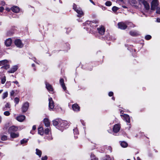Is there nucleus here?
Listing matches in <instances>:
<instances>
[{"label": "nucleus", "mask_w": 160, "mask_h": 160, "mask_svg": "<svg viewBox=\"0 0 160 160\" xmlns=\"http://www.w3.org/2000/svg\"><path fill=\"white\" fill-rule=\"evenodd\" d=\"M52 124L53 126H55L57 128L62 131L66 129V126L68 125L67 121L62 120L60 119H57L53 120Z\"/></svg>", "instance_id": "f257e3e1"}, {"label": "nucleus", "mask_w": 160, "mask_h": 160, "mask_svg": "<svg viewBox=\"0 0 160 160\" xmlns=\"http://www.w3.org/2000/svg\"><path fill=\"white\" fill-rule=\"evenodd\" d=\"M83 25L85 27L84 28L90 32V33H94L96 29V28L97 26L96 23L93 22L87 21L83 23Z\"/></svg>", "instance_id": "f03ea898"}, {"label": "nucleus", "mask_w": 160, "mask_h": 160, "mask_svg": "<svg viewBox=\"0 0 160 160\" xmlns=\"http://www.w3.org/2000/svg\"><path fill=\"white\" fill-rule=\"evenodd\" d=\"M73 9L78 13L77 16L79 17H82L84 15V13L82 9L79 7H78L76 5L73 3Z\"/></svg>", "instance_id": "7ed1b4c3"}, {"label": "nucleus", "mask_w": 160, "mask_h": 160, "mask_svg": "<svg viewBox=\"0 0 160 160\" xmlns=\"http://www.w3.org/2000/svg\"><path fill=\"white\" fill-rule=\"evenodd\" d=\"M140 5H143L146 10H148L150 9V5L149 3L145 0H140L138 1Z\"/></svg>", "instance_id": "20e7f679"}, {"label": "nucleus", "mask_w": 160, "mask_h": 160, "mask_svg": "<svg viewBox=\"0 0 160 160\" xmlns=\"http://www.w3.org/2000/svg\"><path fill=\"white\" fill-rule=\"evenodd\" d=\"M158 0H152L151 2V9L155 10L159 5Z\"/></svg>", "instance_id": "39448f33"}, {"label": "nucleus", "mask_w": 160, "mask_h": 160, "mask_svg": "<svg viewBox=\"0 0 160 160\" xmlns=\"http://www.w3.org/2000/svg\"><path fill=\"white\" fill-rule=\"evenodd\" d=\"M8 61L7 60H4L0 61V65H4L3 68L6 69H7L9 68V65H8Z\"/></svg>", "instance_id": "423d86ee"}, {"label": "nucleus", "mask_w": 160, "mask_h": 160, "mask_svg": "<svg viewBox=\"0 0 160 160\" xmlns=\"http://www.w3.org/2000/svg\"><path fill=\"white\" fill-rule=\"evenodd\" d=\"M29 106V103L28 102H25L22 105V112H26L28 109Z\"/></svg>", "instance_id": "0eeeda50"}, {"label": "nucleus", "mask_w": 160, "mask_h": 160, "mask_svg": "<svg viewBox=\"0 0 160 160\" xmlns=\"http://www.w3.org/2000/svg\"><path fill=\"white\" fill-rule=\"evenodd\" d=\"M15 45L19 48H22L23 45L22 42L21 40L19 39H17L15 41Z\"/></svg>", "instance_id": "6e6552de"}, {"label": "nucleus", "mask_w": 160, "mask_h": 160, "mask_svg": "<svg viewBox=\"0 0 160 160\" xmlns=\"http://www.w3.org/2000/svg\"><path fill=\"white\" fill-rule=\"evenodd\" d=\"M97 30L101 35L104 34L105 31L104 28L102 26H100L99 27L97 28Z\"/></svg>", "instance_id": "1a4fd4ad"}, {"label": "nucleus", "mask_w": 160, "mask_h": 160, "mask_svg": "<svg viewBox=\"0 0 160 160\" xmlns=\"http://www.w3.org/2000/svg\"><path fill=\"white\" fill-rule=\"evenodd\" d=\"M118 25V28L121 29H125L127 28L126 24L122 22H119Z\"/></svg>", "instance_id": "9d476101"}, {"label": "nucleus", "mask_w": 160, "mask_h": 160, "mask_svg": "<svg viewBox=\"0 0 160 160\" xmlns=\"http://www.w3.org/2000/svg\"><path fill=\"white\" fill-rule=\"evenodd\" d=\"M120 125L119 124H117L115 125L113 128V132L116 133L120 130Z\"/></svg>", "instance_id": "9b49d317"}, {"label": "nucleus", "mask_w": 160, "mask_h": 160, "mask_svg": "<svg viewBox=\"0 0 160 160\" xmlns=\"http://www.w3.org/2000/svg\"><path fill=\"white\" fill-rule=\"evenodd\" d=\"M18 128L17 127L15 126H12L10 127L8 129V132L10 133L12 132H14L17 131Z\"/></svg>", "instance_id": "f8f14e48"}, {"label": "nucleus", "mask_w": 160, "mask_h": 160, "mask_svg": "<svg viewBox=\"0 0 160 160\" xmlns=\"http://www.w3.org/2000/svg\"><path fill=\"white\" fill-rule=\"evenodd\" d=\"M60 84L63 90L64 91H65L66 90V87L65 86V85L64 82V80L62 78H61L60 80Z\"/></svg>", "instance_id": "ddd939ff"}, {"label": "nucleus", "mask_w": 160, "mask_h": 160, "mask_svg": "<svg viewBox=\"0 0 160 160\" xmlns=\"http://www.w3.org/2000/svg\"><path fill=\"white\" fill-rule=\"evenodd\" d=\"M121 116H123L124 119L128 123L130 122V118L129 115L126 114H124L123 115H121Z\"/></svg>", "instance_id": "4468645a"}, {"label": "nucleus", "mask_w": 160, "mask_h": 160, "mask_svg": "<svg viewBox=\"0 0 160 160\" xmlns=\"http://www.w3.org/2000/svg\"><path fill=\"white\" fill-rule=\"evenodd\" d=\"M25 118V116L24 115H20L17 117V120L19 122H22Z\"/></svg>", "instance_id": "2eb2a0df"}, {"label": "nucleus", "mask_w": 160, "mask_h": 160, "mask_svg": "<svg viewBox=\"0 0 160 160\" xmlns=\"http://www.w3.org/2000/svg\"><path fill=\"white\" fill-rule=\"evenodd\" d=\"M18 68L17 66H13L10 70L8 71V72L11 73H13L18 69Z\"/></svg>", "instance_id": "dca6fc26"}, {"label": "nucleus", "mask_w": 160, "mask_h": 160, "mask_svg": "<svg viewBox=\"0 0 160 160\" xmlns=\"http://www.w3.org/2000/svg\"><path fill=\"white\" fill-rule=\"evenodd\" d=\"M12 41L11 39L8 38L7 39L5 42V43L6 46L7 47L9 46L11 44Z\"/></svg>", "instance_id": "f3484780"}, {"label": "nucleus", "mask_w": 160, "mask_h": 160, "mask_svg": "<svg viewBox=\"0 0 160 160\" xmlns=\"http://www.w3.org/2000/svg\"><path fill=\"white\" fill-rule=\"evenodd\" d=\"M11 9L13 12L16 13L18 12L20 10L19 8L17 6H16L12 7Z\"/></svg>", "instance_id": "a211bd4d"}, {"label": "nucleus", "mask_w": 160, "mask_h": 160, "mask_svg": "<svg viewBox=\"0 0 160 160\" xmlns=\"http://www.w3.org/2000/svg\"><path fill=\"white\" fill-rule=\"evenodd\" d=\"M10 136L12 138H17L19 136V134L18 132L15 133L14 132H12L10 133Z\"/></svg>", "instance_id": "6ab92c4d"}, {"label": "nucleus", "mask_w": 160, "mask_h": 160, "mask_svg": "<svg viewBox=\"0 0 160 160\" xmlns=\"http://www.w3.org/2000/svg\"><path fill=\"white\" fill-rule=\"evenodd\" d=\"M72 108L73 110L78 111H79V107L77 104H75L72 105Z\"/></svg>", "instance_id": "aec40b11"}, {"label": "nucleus", "mask_w": 160, "mask_h": 160, "mask_svg": "<svg viewBox=\"0 0 160 160\" xmlns=\"http://www.w3.org/2000/svg\"><path fill=\"white\" fill-rule=\"evenodd\" d=\"M43 122L45 125L46 127H48L50 125V123L48 119L47 118H45L43 120Z\"/></svg>", "instance_id": "412c9836"}, {"label": "nucleus", "mask_w": 160, "mask_h": 160, "mask_svg": "<svg viewBox=\"0 0 160 160\" xmlns=\"http://www.w3.org/2000/svg\"><path fill=\"white\" fill-rule=\"evenodd\" d=\"M53 101H52V98H51V109H52L53 111L56 110L57 111L56 108H54L55 106Z\"/></svg>", "instance_id": "4be33fe9"}, {"label": "nucleus", "mask_w": 160, "mask_h": 160, "mask_svg": "<svg viewBox=\"0 0 160 160\" xmlns=\"http://www.w3.org/2000/svg\"><path fill=\"white\" fill-rule=\"evenodd\" d=\"M44 133L43 129L42 127H39L38 128V133L42 135Z\"/></svg>", "instance_id": "5701e85b"}, {"label": "nucleus", "mask_w": 160, "mask_h": 160, "mask_svg": "<svg viewBox=\"0 0 160 160\" xmlns=\"http://www.w3.org/2000/svg\"><path fill=\"white\" fill-rule=\"evenodd\" d=\"M36 154L38 155L39 158H40L42 154V152L38 148H37L36 149Z\"/></svg>", "instance_id": "b1692460"}, {"label": "nucleus", "mask_w": 160, "mask_h": 160, "mask_svg": "<svg viewBox=\"0 0 160 160\" xmlns=\"http://www.w3.org/2000/svg\"><path fill=\"white\" fill-rule=\"evenodd\" d=\"M130 34L132 36H135L138 35V33L136 31H131L129 32Z\"/></svg>", "instance_id": "393cba45"}, {"label": "nucleus", "mask_w": 160, "mask_h": 160, "mask_svg": "<svg viewBox=\"0 0 160 160\" xmlns=\"http://www.w3.org/2000/svg\"><path fill=\"white\" fill-rule=\"evenodd\" d=\"M120 144L121 146L123 148L127 147L128 145V143L124 141L121 142Z\"/></svg>", "instance_id": "a878e982"}, {"label": "nucleus", "mask_w": 160, "mask_h": 160, "mask_svg": "<svg viewBox=\"0 0 160 160\" xmlns=\"http://www.w3.org/2000/svg\"><path fill=\"white\" fill-rule=\"evenodd\" d=\"M91 160H98V158L95 157V156L92 153L90 154Z\"/></svg>", "instance_id": "bb28decb"}, {"label": "nucleus", "mask_w": 160, "mask_h": 160, "mask_svg": "<svg viewBox=\"0 0 160 160\" xmlns=\"http://www.w3.org/2000/svg\"><path fill=\"white\" fill-rule=\"evenodd\" d=\"M114 157H113L111 158L109 155H107L106 156V158L103 160H114Z\"/></svg>", "instance_id": "cd10ccee"}, {"label": "nucleus", "mask_w": 160, "mask_h": 160, "mask_svg": "<svg viewBox=\"0 0 160 160\" xmlns=\"http://www.w3.org/2000/svg\"><path fill=\"white\" fill-rule=\"evenodd\" d=\"M8 92H6L3 93L2 96V98L3 99H4L8 97Z\"/></svg>", "instance_id": "c85d7f7f"}, {"label": "nucleus", "mask_w": 160, "mask_h": 160, "mask_svg": "<svg viewBox=\"0 0 160 160\" xmlns=\"http://www.w3.org/2000/svg\"><path fill=\"white\" fill-rule=\"evenodd\" d=\"M119 8L117 7L114 6L112 8V10L113 11L115 12H116L119 9Z\"/></svg>", "instance_id": "c756f323"}, {"label": "nucleus", "mask_w": 160, "mask_h": 160, "mask_svg": "<svg viewBox=\"0 0 160 160\" xmlns=\"http://www.w3.org/2000/svg\"><path fill=\"white\" fill-rule=\"evenodd\" d=\"M46 88L48 89V90L49 92L50 91V86L49 84L47 82H46Z\"/></svg>", "instance_id": "7c9ffc66"}, {"label": "nucleus", "mask_w": 160, "mask_h": 160, "mask_svg": "<svg viewBox=\"0 0 160 160\" xmlns=\"http://www.w3.org/2000/svg\"><path fill=\"white\" fill-rule=\"evenodd\" d=\"M7 139V137L6 135H3L1 137V140L3 141H5Z\"/></svg>", "instance_id": "2f4dec72"}, {"label": "nucleus", "mask_w": 160, "mask_h": 160, "mask_svg": "<svg viewBox=\"0 0 160 160\" xmlns=\"http://www.w3.org/2000/svg\"><path fill=\"white\" fill-rule=\"evenodd\" d=\"M112 5V2L110 1H107L105 3V5L107 6H110Z\"/></svg>", "instance_id": "473e14b6"}, {"label": "nucleus", "mask_w": 160, "mask_h": 160, "mask_svg": "<svg viewBox=\"0 0 160 160\" xmlns=\"http://www.w3.org/2000/svg\"><path fill=\"white\" fill-rule=\"evenodd\" d=\"M151 38V36L150 35H147L145 37V39L147 40L150 39Z\"/></svg>", "instance_id": "72a5a7b5"}, {"label": "nucleus", "mask_w": 160, "mask_h": 160, "mask_svg": "<svg viewBox=\"0 0 160 160\" xmlns=\"http://www.w3.org/2000/svg\"><path fill=\"white\" fill-rule=\"evenodd\" d=\"M14 100L15 102L16 103V104H17L18 103V102H19V99L18 98H14Z\"/></svg>", "instance_id": "f704fd0d"}, {"label": "nucleus", "mask_w": 160, "mask_h": 160, "mask_svg": "<svg viewBox=\"0 0 160 160\" xmlns=\"http://www.w3.org/2000/svg\"><path fill=\"white\" fill-rule=\"evenodd\" d=\"M4 114L6 116H8L10 115V113L8 111H6L4 112Z\"/></svg>", "instance_id": "c9c22d12"}, {"label": "nucleus", "mask_w": 160, "mask_h": 160, "mask_svg": "<svg viewBox=\"0 0 160 160\" xmlns=\"http://www.w3.org/2000/svg\"><path fill=\"white\" fill-rule=\"evenodd\" d=\"M6 81V78L5 77H4L3 78H2L1 79V83L2 84H4L5 82Z\"/></svg>", "instance_id": "e433bc0d"}, {"label": "nucleus", "mask_w": 160, "mask_h": 160, "mask_svg": "<svg viewBox=\"0 0 160 160\" xmlns=\"http://www.w3.org/2000/svg\"><path fill=\"white\" fill-rule=\"evenodd\" d=\"M156 12L158 14H160V8L158 7H157L156 9Z\"/></svg>", "instance_id": "4c0bfd02"}, {"label": "nucleus", "mask_w": 160, "mask_h": 160, "mask_svg": "<svg viewBox=\"0 0 160 160\" xmlns=\"http://www.w3.org/2000/svg\"><path fill=\"white\" fill-rule=\"evenodd\" d=\"M27 142V140H25V139H23L21 141V144H23V143H25Z\"/></svg>", "instance_id": "58836bf2"}, {"label": "nucleus", "mask_w": 160, "mask_h": 160, "mask_svg": "<svg viewBox=\"0 0 160 160\" xmlns=\"http://www.w3.org/2000/svg\"><path fill=\"white\" fill-rule=\"evenodd\" d=\"M49 132V129L48 128H46L45 129L44 133L45 134H47Z\"/></svg>", "instance_id": "ea45409f"}, {"label": "nucleus", "mask_w": 160, "mask_h": 160, "mask_svg": "<svg viewBox=\"0 0 160 160\" xmlns=\"http://www.w3.org/2000/svg\"><path fill=\"white\" fill-rule=\"evenodd\" d=\"M74 134H77L78 133V131L77 128H76L73 130Z\"/></svg>", "instance_id": "a19ab883"}, {"label": "nucleus", "mask_w": 160, "mask_h": 160, "mask_svg": "<svg viewBox=\"0 0 160 160\" xmlns=\"http://www.w3.org/2000/svg\"><path fill=\"white\" fill-rule=\"evenodd\" d=\"M48 157L47 156H45L44 157H42L41 158V160H47Z\"/></svg>", "instance_id": "79ce46f5"}, {"label": "nucleus", "mask_w": 160, "mask_h": 160, "mask_svg": "<svg viewBox=\"0 0 160 160\" xmlns=\"http://www.w3.org/2000/svg\"><path fill=\"white\" fill-rule=\"evenodd\" d=\"M5 107L6 108H10V104L8 103H7L5 105Z\"/></svg>", "instance_id": "37998d69"}, {"label": "nucleus", "mask_w": 160, "mask_h": 160, "mask_svg": "<svg viewBox=\"0 0 160 160\" xmlns=\"http://www.w3.org/2000/svg\"><path fill=\"white\" fill-rule=\"evenodd\" d=\"M113 93L112 92H109L108 93V95L110 96V97H111V96H113Z\"/></svg>", "instance_id": "c03bdc74"}, {"label": "nucleus", "mask_w": 160, "mask_h": 160, "mask_svg": "<svg viewBox=\"0 0 160 160\" xmlns=\"http://www.w3.org/2000/svg\"><path fill=\"white\" fill-rule=\"evenodd\" d=\"M12 82L14 83H15V84H16L17 85H18V87H19L20 86L19 85V84H18V81H13Z\"/></svg>", "instance_id": "a18cd8bd"}, {"label": "nucleus", "mask_w": 160, "mask_h": 160, "mask_svg": "<svg viewBox=\"0 0 160 160\" xmlns=\"http://www.w3.org/2000/svg\"><path fill=\"white\" fill-rule=\"evenodd\" d=\"M108 150H109L110 152H112V148L111 147H108Z\"/></svg>", "instance_id": "49530a36"}, {"label": "nucleus", "mask_w": 160, "mask_h": 160, "mask_svg": "<svg viewBox=\"0 0 160 160\" xmlns=\"http://www.w3.org/2000/svg\"><path fill=\"white\" fill-rule=\"evenodd\" d=\"M14 93H15L14 91L13 90H12L10 92L11 96H13Z\"/></svg>", "instance_id": "de8ad7c7"}, {"label": "nucleus", "mask_w": 160, "mask_h": 160, "mask_svg": "<svg viewBox=\"0 0 160 160\" xmlns=\"http://www.w3.org/2000/svg\"><path fill=\"white\" fill-rule=\"evenodd\" d=\"M71 30V29L70 28H68L67 29V33H69V32H70Z\"/></svg>", "instance_id": "09e8293b"}, {"label": "nucleus", "mask_w": 160, "mask_h": 160, "mask_svg": "<svg viewBox=\"0 0 160 160\" xmlns=\"http://www.w3.org/2000/svg\"><path fill=\"white\" fill-rule=\"evenodd\" d=\"M4 10V8L2 7H0V12H2Z\"/></svg>", "instance_id": "8fccbe9b"}, {"label": "nucleus", "mask_w": 160, "mask_h": 160, "mask_svg": "<svg viewBox=\"0 0 160 160\" xmlns=\"http://www.w3.org/2000/svg\"><path fill=\"white\" fill-rule=\"evenodd\" d=\"M32 129L33 130H35L36 129V126L35 125H33L32 127Z\"/></svg>", "instance_id": "3c124183"}, {"label": "nucleus", "mask_w": 160, "mask_h": 160, "mask_svg": "<svg viewBox=\"0 0 160 160\" xmlns=\"http://www.w3.org/2000/svg\"><path fill=\"white\" fill-rule=\"evenodd\" d=\"M51 92H52V93H53L54 92L53 91V89L52 88V87L51 86Z\"/></svg>", "instance_id": "603ef678"}, {"label": "nucleus", "mask_w": 160, "mask_h": 160, "mask_svg": "<svg viewBox=\"0 0 160 160\" xmlns=\"http://www.w3.org/2000/svg\"><path fill=\"white\" fill-rule=\"evenodd\" d=\"M49 103H48V107L49 108H50V98H48Z\"/></svg>", "instance_id": "864d4df0"}, {"label": "nucleus", "mask_w": 160, "mask_h": 160, "mask_svg": "<svg viewBox=\"0 0 160 160\" xmlns=\"http://www.w3.org/2000/svg\"><path fill=\"white\" fill-rule=\"evenodd\" d=\"M156 21L157 22H160V18H158L157 19Z\"/></svg>", "instance_id": "5fc2aeb1"}, {"label": "nucleus", "mask_w": 160, "mask_h": 160, "mask_svg": "<svg viewBox=\"0 0 160 160\" xmlns=\"http://www.w3.org/2000/svg\"><path fill=\"white\" fill-rule=\"evenodd\" d=\"M91 2L93 3V4H94V3L93 2L92 0H89Z\"/></svg>", "instance_id": "6e6d98bb"}, {"label": "nucleus", "mask_w": 160, "mask_h": 160, "mask_svg": "<svg viewBox=\"0 0 160 160\" xmlns=\"http://www.w3.org/2000/svg\"><path fill=\"white\" fill-rule=\"evenodd\" d=\"M6 10H7L8 11H9L10 10V9L9 8H6Z\"/></svg>", "instance_id": "4d7b16f0"}, {"label": "nucleus", "mask_w": 160, "mask_h": 160, "mask_svg": "<svg viewBox=\"0 0 160 160\" xmlns=\"http://www.w3.org/2000/svg\"><path fill=\"white\" fill-rule=\"evenodd\" d=\"M36 60V59L35 58H34V59L33 60H34V61L35 62H36V63H38V62H37V61H35V60Z\"/></svg>", "instance_id": "13d9d810"}, {"label": "nucleus", "mask_w": 160, "mask_h": 160, "mask_svg": "<svg viewBox=\"0 0 160 160\" xmlns=\"http://www.w3.org/2000/svg\"><path fill=\"white\" fill-rule=\"evenodd\" d=\"M130 24H132V26H131V27H134V25L132 23H130Z\"/></svg>", "instance_id": "bf43d9fd"}, {"label": "nucleus", "mask_w": 160, "mask_h": 160, "mask_svg": "<svg viewBox=\"0 0 160 160\" xmlns=\"http://www.w3.org/2000/svg\"><path fill=\"white\" fill-rule=\"evenodd\" d=\"M122 7L123 8H127V7L126 6H122Z\"/></svg>", "instance_id": "052dcab7"}, {"label": "nucleus", "mask_w": 160, "mask_h": 160, "mask_svg": "<svg viewBox=\"0 0 160 160\" xmlns=\"http://www.w3.org/2000/svg\"><path fill=\"white\" fill-rule=\"evenodd\" d=\"M137 160H141L140 158L139 157L137 158Z\"/></svg>", "instance_id": "680f3d73"}, {"label": "nucleus", "mask_w": 160, "mask_h": 160, "mask_svg": "<svg viewBox=\"0 0 160 160\" xmlns=\"http://www.w3.org/2000/svg\"><path fill=\"white\" fill-rule=\"evenodd\" d=\"M2 122V118L1 116H0V123L1 122Z\"/></svg>", "instance_id": "e2e57ef3"}, {"label": "nucleus", "mask_w": 160, "mask_h": 160, "mask_svg": "<svg viewBox=\"0 0 160 160\" xmlns=\"http://www.w3.org/2000/svg\"><path fill=\"white\" fill-rule=\"evenodd\" d=\"M32 66L33 67H34L35 66V64H32Z\"/></svg>", "instance_id": "0e129e2a"}, {"label": "nucleus", "mask_w": 160, "mask_h": 160, "mask_svg": "<svg viewBox=\"0 0 160 160\" xmlns=\"http://www.w3.org/2000/svg\"><path fill=\"white\" fill-rule=\"evenodd\" d=\"M2 91H3L2 90H0V94L2 93Z\"/></svg>", "instance_id": "69168bd1"}, {"label": "nucleus", "mask_w": 160, "mask_h": 160, "mask_svg": "<svg viewBox=\"0 0 160 160\" xmlns=\"http://www.w3.org/2000/svg\"><path fill=\"white\" fill-rule=\"evenodd\" d=\"M112 99L113 100H114V99H115V98H114V97H112Z\"/></svg>", "instance_id": "338daca9"}, {"label": "nucleus", "mask_w": 160, "mask_h": 160, "mask_svg": "<svg viewBox=\"0 0 160 160\" xmlns=\"http://www.w3.org/2000/svg\"><path fill=\"white\" fill-rule=\"evenodd\" d=\"M59 109H60L61 110H62V108H61L60 107Z\"/></svg>", "instance_id": "774afa93"}]
</instances>
